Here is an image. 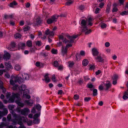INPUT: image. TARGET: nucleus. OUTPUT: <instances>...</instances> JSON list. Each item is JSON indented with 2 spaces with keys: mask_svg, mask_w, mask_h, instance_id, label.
Wrapping results in <instances>:
<instances>
[{
  "mask_svg": "<svg viewBox=\"0 0 128 128\" xmlns=\"http://www.w3.org/2000/svg\"><path fill=\"white\" fill-rule=\"evenodd\" d=\"M80 55L83 56H84L85 54V52L84 51L82 50L80 52Z\"/></svg>",
  "mask_w": 128,
  "mask_h": 128,
  "instance_id": "55",
  "label": "nucleus"
},
{
  "mask_svg": "<svg viewBox=\"0 0 128 128\" xmlns=\"http://www.w3.org/2000/svg\"><path fill=\"white\" fill-rule=\"evenodd\" d=\"M25 44L24 43H20L19 44V48L22 49L25 47Z\"/></svg>",
  "mask_w": 128,
  "mask_h": 128,
  "instance_id": "28",
  "label": "nucleus"
},
{
  "mask_svg": "<svg viewBox=\"0 0 128 128\" xmlns=\"http://www.w3.org/2000/svg\"><path fill=\"white\" fill-rule=\"evenodd\" d=\"M20 95L18 93H13L10 98L9 99L8 102L10 103H12L14 102V100L17 99L20 100Z\"/></svg>",
  "mask_w": 128,
  "mask_h": 128,
  "instance_id": "3",
  "label": "nucleus"
},
{
  "mask_svg": "<svg viewBox=\"0 0 128 128\" xmlns=\"http://www.w3.org/2000/svg\"><path fill=\"white\" fill-rule=\"evenodd\" d=\"M10 57V54L8 52H6L4 55L3 58L4 60H8Z\"/></svg>",
  "mask_w": 128,
  "mask_h": 128,
  "instance_id": "15",
  "label": "nucleus"
},
{
  "mask_svg": "<svg viewBox=\"0 0 128 128\" xmlns=\"http://www.w3.org/2000/svg\"><path fill=\"white\" fill-rule=\"evenodd\" d=\"M98 88L100 90H103L104 88L102 85H100L99 86Z\"/></svg>",
  "mask_w": 128,
  "mask_h": 128,
  "instance_id": "59",
  "label": "nucleus"
},
{
  "mask_svg": "<svg viewBox=\"0 0 128 128\" xmlns=\"http://www.w3.org/2000/svg\"><path fill=\"white\" fill-rule=\"evenodd\" d=\"M94 85L92 84H87L88 88H93Z\"/></svg>",
  "mask_w": 128,
  "mask_h": 128,
  "instance_id": "52",
  "label": "nucleus"
},
{
  "mask_svg": "<svg viewBox=\"0 0 128 128\" xmlns=\"http://www.w3.org/2000/svg\"><path fill=\"white\" fill-rule=\"evenodd\" d=\"M79 36V35L78 34L72 35L71 36L68 35H67L66 36L67 37L68 39H70V40H68L65 38V40L63 41V42L66 44L68 42L72 43L74 42V39L76 38Z\"/></svg>",
  "mask_w": 128,
  "mask_h": 128,
  "instance_id": "2",
  "label": "nucleus"
},
{
  "mask_svg": "<svg viewBox=\"0 0 128 128\" xmlns=\"http://www.w3.org/2000/svg\"><path fill=\"white\" fill-rule=\"evenodd\" d=\"M35 48H30V51L31 52H34L35 50Z\"/></svg>",
  "mask_w": 128,
  "mask_h": 128,
  "instance_id": "49",
  "label": "nucleus"
},
{
  "mask_svg": "<svg viewBox=\"0 0 128 128\" xmlns=\"http://www.w3.org/2000/svg\"><path fill=\"white\" fill-rule=\"evenodd\" d=\"M15 76H13V78H14V80H15V79L14 78V77ZM16 82L15 81H13V80L12 79H11L10 80V84H11L12 85L14 86L15 85V83L16 82Z\"/></svg>",
  "mask_w": 128,
  "mask_h": 128,
  "instance_id": "34",
  "label": "nucleus"
},
{
  "mask_svg": "<svg viewBox=\"0 0 128 128\" xmlns=\"http://www.w3.org/2000/svg\"><path fill=\"white\" fill-rule=\"evenodd\" d=\"M40 115V114H36L34 116V118H37Z\"/></svg>",
  "mask_w": 128,
  "mask_h": 128,
  "instance_id": "50",
  "label": "nucleus"
},
{
  "mask_svg": "<svg viewBox=\"0 0 128 128\" xmlns=\"http://www.w3.org/2000/svg\"><path fill=\"white\" fill-rule=\"evenodd\" d=\"M17 4L16 2L14 1L10 4V6L11 7H13L14 6H16Z\"/></svg>",
  "mask_w": 128,
  "mask_h": 128,
  "instance_id": "27",
  "label": "nucleus"
},
{
  "mask_svg": "<svg viewBox=\"0 0 128 128\" xmlns=\"http://www.w3.org/2000/svg\"><path fill=\"white\" fill-rule=\"evenodd\" d=\"M30 28V27L28 26L24 27L23 29L24 30V32H26L28 31Z\"/></svg>",
  "mask_w": 128,
  "mask_h": 128,
  "instance_id": "35",
  "label": "nucleus"
},
{
  "mask_svg": "<svg viewBox=\"0 0 128 128\" xmlns=\"http://www.w3.org/2000/svg\"><path fill=\"white\" fill-rule=\"evenodd\" d=\"M51 52L52 54H56L57 53V50L54 49V48H52Z\"/></svg>",
  "mask_w": 128,
  "mask_h": 128,
  "instance_id": "40",
  "label": "nucleus"
},
{
  "mask_svg": "<svg viewBox=\"0 0 128 128\" xmlns=\"http://www.w3.org/2000/svg\"><path fill=\"white\" fill-rule=\"evenodd\" d=\"M8 112V110L6 108H4L3 109V110L2 111H0V114L3 116H6Z\"/></svg>",
  "mask_w": 128,
  "mask_h": 128,
  "instance_id": "13",
  "label": "nucleus"
},
{
  "mask_svg": "<svg viewBox=\"0 0 128 128\" xmlns=\"http://www.w3.org/2000/svg\"><path fill=\"white\" fill-rule=\"evenodd\" d=\"M118 9L116 7L114 8L112 10V12H117L118 11Z\"/></svg>",
  "mask_w": 128,
  "mask_h": 128,
  "instance_id": "60",
  "label": "nucleus"
},
{
  "mask_svg": "<svg viewBox=\"0 0 128 128\" xmlns=\"http://www.w3.org/2000/svg\"><path fill=\"white\" fill-rule=\"evenodd\" d=\"M50 46L49 45H47L45 47V49L48 50H50Z\"/></svg>",
  "mask_w": 128,
  "mask_h": 128,
  "instance_id": "62",
  "label": "nucleus"
},
{
  "mask_svg": "<svg viewBox=\"0 0 128 128\" xmlns=\"http://www.w3.org/2000/svg\"><path fill=\"white\" fill-rule=\"evenodd\" d=\"M20 126L18 128H26V127L24 126V124H23L21 125H20Z\"/></svg>",
  "mask_w": 128,
  "mask_h": 128,
  "instance_id": "64",
  "label": "nucleus"
},
{
  "mask_svg": "<svg viewBox=\"0 0 128 128\" xmlns=\"http://www.w3.org/2000/svg\"><path fill=\"white\" fill-rule=\"evenodd\" d=\"M97 57L95 58V59L97 62H102L104 60L103 58L100 55L97 56Z\"/></svg>",
  "mask_w": 128,
  "mask_h": 128,
  "instance_id": "12",
  "label": "nucleus"
},
{
  "mask_svg": "<svg viewBox=\"0 0 128 128\" xmlns=\"http://www.w3.org/2000/svg\"><path fill=\"white\" fill-rule=\"evenodd\" d=\"M27 45L28 47H30L32 46V42L30 40H28L26 42Z\"/></svg>",
  "mask_w": 128,
  "mask_h": 128,
  "instance_id": "24",
  "label": "nucleus"
},
{
  "mask_svg": "<svg viewBox=\"0 0 128 128\" xmlns=\"http://www.w3.org/2000/svg\"><path fill=\"white\" fill-rule=\"evenodd\" d=\"M36 108L38 111H40L41 110V106L39 104H37Z\"/></svg>",
  "mask_w": 128,
  "mask_h": 128,
  "instance_id": "37",
  "label": "nucleus"
},
{
  "mask_svg": "<svg viewBox=\"0 0 128 128\" xmlns=\"http://www.w3.org/2000/svg\"><path fill=\"white\" fill-rule=\"evenodd\" d=\"M28 120V119L27 118L22 117V121L24 122H27Z\"/></svg>",
  "mask_w": 128,
  "mask_h": 128,
  "instance_id": "47",
  "label": "nucleus"
},
{
  "mask_svg": "<svg viewBox=\"0 0 128 128\" xmlns=\"http://www.w3.org/2000/svg\"><path fill=\"white\" fill-rule=\"evenodd\" d=\"M16 44L15 42H12L10 44V46L8 47L7 48L11 51L14 50V49L16 47Z\"/></svg>",
  "mask_w": 128,
  "mask_h": 128,
  "instance_id": "8",
  "label": "nucleus"
},
{
  "mask_svg": "<svg viewBox=\"0 0 128 128\" xmlns=\"http://www.w3.org/2000/svg\"><path fill=\"white\" fill-rule=\"evenodd\" d=\"M84 27L82 28V31L84 32L88 30L87 27L86 26H84Z\"/></svg>",
  "mask_w": 128,
  "mask_h": 128,
  "instance_id": "53",
  "label": "nucleus"
},
{
  "mask_svg": "<svg viewBox=\"0 0 128 128\" xmlns=\"http://www.w3.org/2000/svg\"><path fill=\"white\" fill-rule=\"evenodd\" d=\"M60 40H62V42H63V41L65 40V39L66 38H64V37L62 35H60L58 36Z\"/></svg>",
  "mask_w": 128,
  "mask_h": 128,
  "instance_id": "44",
  "label": "nucleus"
},
{
  "mask_svg": "<svg viewBox=\"0 0 128 128\" xmlns=\"http://www.w3.org/2000/svg\"><path fill=\"white\" fill-rule=\"evenodd\" d=\"M48 74H46L44 76V79H42V80H45V82L46 83H48L50 82V78L48 76Z\"/></svg>",
  "mask_w": 128,
  "mask_h": 128,
  "instance_id": "14",
  "label": "nucleus"
},
{
  "mask_svg": "<svg viewBox=\"0 0 128 128\" xmlns=\"http://www.w3.org/2000/svg\"><path fill=\"white\" fill-rule=\"evenodd\" d=\"M126 87L127 88V91H126L125 92H124V95H126L128 96V81L127 82L126 84Z\"/></svg>",
  "mask_w": 128,
  "mask_h": 128,
  "instance_id": "38",
  "label": "nucleus"
},
{
  "mask_svg": "<svg viewBox=\"0 0 128 128\" xmlns=\"http://www.w3.org/2000/svg\"><path fill=\"white\" fill-rule=\"evenodd\" d=\"M73 3V2H68L66 3V4L67 6H70Z\"/></svg>",
  "mask_w": 128,
  "mask_h": 128,
  "instance_id": "58",
  "label": "nucleus"
},
{
  "mask_svg": "<svg viewBox=\"0 0 128 128\" xmlns=\"http://www.w3.org/2000/svg\"><path fill=\"white\" fill-rule=\"evenodd\" d=\"M30 112L28 108H26L21 110V114L22 115H28V113Z\"/></svg>",
  "mask_w": 128,
  "mask_h": 128,
  "instance_id": "6",
  "label": "nucleus"
},
{
  "mask_svg": "<svg viewBox=\"0 0 128 128\" xmlns=\"http://www.w3.org/2000/svg\"><path fill=\"white\" fill-rule=\"evenodd\" d=\"M104 88H105V90H108L111 86V84L109 81H108L104 84Z\"/></svg>",
  "mask_w": 128,
  "mask_h": 128,
  "instance_id": "11",
  "label": "nucleus"
},
{
  "mask_svg": "<svg viewBox=\"0 0 128 128\" xmlns=\"http://www.w3.org/2000/svg\"><path fill=\"white\" fill-rule=\"evenodd\" d=\"M13 17V14L8 15L5 14L4 15V19L6 20L10 18H12Z\"/></svg>",
  "mask_w": 128,
  "mask_h": 128,
  "instance_id": "20",
  "label": "nucleus"
},
{
  "mask_svg": "<svg viewBox=\"0 0 128 128\" xmlns=\"http://www.w3.org/2000/svg\"><path fill=\"white\" fill-rule=\"evenodd\" d=\"M110 6H111L110 4L109 5L108 4L106 9V12L108 14L110 12Z\"/></svg>",
  "mask_w": 128,
  "mask_h": 128,
  "instance_id": "25",
  "label": "nucleus"
},
{
  "mask_svg": "<svg viewBox=\"0 0 128 128\" xmlns=\"http://www.w3.org/2000/svg\"><path fill=\"white\" fill-rule=\"evenodd\" d=\"M74 98L75 100H76L79 99V96L77 94H75L74 96Z\"/></svg>",
  "mask_w": 128,
  "mask_h": 128,
  "instance_id": "46",
  "label": "nucleus"
},
{
  "mask_svg": "<svg viewBox=\"0 0 128 128\" xmlns=\"http://www.w3.org/2000/svg\"><path fill=\"white\" fill-rule=\"evenodd\" d=\"M7 118L8 121H10L12 118V116L11 114H8L7 116Z\"/></svg>",
  "mask_w": 128,
  "mask_h": 128,
  "instance_id": "45",
  "label": "nucleus"
},
{
  "mask_svg": "<svg viewBox=\"0 0 128 128\" xmlns=\"http://www.w3.org/2000/svg\"><path fill=\"white\" fill-rule=\"evenodd\" d=\"M22 76V78L21 77H14L15 82H18L19 84H20L24 82V80H28L29 79V76L27 74H23Z\"/></svg>",
  "mask_w": 128,
  "mask_h": 128,
  "instance_id": "1",
  "label": "nucleus"
},
{
  "mask_svg": "<svg viewBox=\"0 0 128 128\" xmlns=\"http://www.w3.org/2000/svg\"><path fill=\"white\" fill-rule=\"evenodd\" d=\"M56 15L54 14L50 18H48L47 20V23L48 24H50L54 22L57 20V18H56Z\"/></svg>",
  "mask_w": 128,
  "mask_h": 128,
  "instance_id": "5",
  "label": "nucleus"
},
{
  "mask_svg": "<svg viewBox=\"0 0 128 128\" xmlns=\"http://www.w3.org/2000/svg\"><path fill=\"white\" fill-rule=\"evenodd\" d=\"M105 45L106 47H108L110 46V44L109 42H107L105 43Z\"/></svg>",
  "mask_w": 128,
  "mask_h": 128,
  "instance_id": "57",
  "label": "nucleus"
},
{
  "mask_svg": "<svg viewBox=\"0 0 128 128\" xmlns=\"http://www.w3.org/2000/svg\"><path fill=\"white\" fill-rule=\"evenodd\" d=\"M43 20L40 18H37L36 20V24L38 25L41 24Z\"/></svg>",
  "mask_w": 128,
  "mask_h": 128,
  "instance_id": "17",
  "label": "nucleus"
},
{
  "mask_svg": "<svg viewBox=\"0 0 128 128\" xmlns=\"http://www.w3.org/2000/svg\"><path fill=\"white\" fill-rule=\"evenodd\" d=\"M14 116L15 118V120L17 122V124L21 125L22 124V117L20 115L16 114V113L14 114Z\"/></svg>",
  "mask_w": 128,
  "mask_h": 128,
  "instance_id": "4",
  "label": "nucleus"
},
{
  "mask_svg": "<svg viewBox=\"0 0 128 128\" xmlns=\"http://www.w3.org/2000/svg\"><path fill=\"white\" fill-rule=\"evenodd\" d=\"M25 102L27 104L30 106H32L33 104V101L31 100H26Z\"/></svg>",
  "mask_w": 128,
  "mask_h": 128,
  "instance_id": "21",
  "label": "nucleus"
},
{
  "mask_svg": "<svg viewBox=\"0 0 128 128\" xmlns=\"http://www.w3.org/2000/svg\"><path fill=\"white\" fill-rule=\"evenodd\" d=\"M14 69L17 71L20 70L21 69V68L20 66L18 64L15 65Z\"/></svg>",
  "mask_w": 128,
  "mask_h": 128,
  "instance_id": "26",
  "label": "nucleus"
},
{
  "mask_svg": "<svg viewBox=\"0 0 128 128\" xmlns=\"http://www.w3.org/2000/svg\"><path fill=\"white\" fill-rule=\"evenodd\" d=\"M76 60H78V59L80 58V55L78 53H76Z\"/></svg>",
  "mask_w": 128,
  "mask_h": 128,
  "instance_id": "54",
  "label": "nucleus"
},
{
  "mask_svg": "<svg viewBox=\"0 0 128 128\" xmlns=\"http://www.w3.org/2000/svg\"><path fill=\"white\" fill-rule=\"evenodd\" d=\"M28 124V126H30L32 125V121L31 120L28 121L26 122Z\"/></svg>",
  "mask_w": 128,
  "mask_h": 128,
  "instance_id": "56",
  "label": "nucleus"
},
{
  "mask_svg": "<svg viewBox=\"0 0 128 128\" xmlns=\"http://www.w3.org/2000/svg\"><path fill=\"white\" fill-rule=\"evenodd\" d=\"M120 14L122 16H124L125 15L128 14V11H124L121 13H120Z\"/></svg>",
  "mask_w": 128,
  "mask_h": 128,
  "instance_id": "36",
  "label": "nucleus"
},
{
  "mask_svg": "<svg viewBox=\"0 0 128 128\" xmlns=\"http://www.w3.org/2000/svg\"><path fill=\"white\" fill-rule=\"evenodd\" d=\"M118 76L116 74H114L112 77V79L113 80H117L118 78Z\"/></svg>",
  "mask_w": 128,
  "mask_h": 128,
  "instance_id": "31",
  "label": "nucleus"
},
{
  "mask_svg": "<svg viewBox=\"0 0 128 128\" xmlns=\"http://www.w3.org/2000/svg\"><path fill=\"white\" fill-rule=\"evenodd\" d=\"M55 79L56 77L55 75L54 74H53L52 76V81H53L54 82H56V80H55Z\"/></svg>",
  "mask_w": 128,
  "mask_h": 128,
  "instance_id": "48",
  "label": "nucleus"
},
{
  "mask_svg": "<svg viewBox=\"0 0 128 128\" xmlns=\"http://www.w3.org/2000/svg\"><path fill=\"white\" fill-rule=\"evenodd\" d=\"M21 36V35L19 33H17L14 35V37L16 39L20 38Z\"/></svg>",
  "mask_w": 128,
  "mask_h": 128,
  "instance_id": "33",
  "label": "nucleus"
},
{
  "mask_svg": "<svg viewBox=\"0 0 128 128\" xmlns=\"http://www.w3.org/2000/svg\"><path fill=\"white\" fill-rule=\"evenodd\" d=\"M86 21L84 19L82 20L81 22V25L82 26H86Z\"/></svg>",
  "mask_w": 128,
  "mask_h": 128,
  "instance_id": "23",
  "label": "nucleus"
},
{
  "mask_svg": "<svg viewBox=\"0 0 128 128\" xmlns=\"http://www.w3.org/2000/svg\"><path fill=\"white\" fill-rule=\"evenodd\" d=\"M21 100L20 99V100L17 99L15 100L16 103L18 104V105L21 107H22L24 106V104L23 103H22L20 101Z\"/></svg>",
  "mask_w": 128,
  "mask_h": 128,
  "instance_id": "16",
  "label": "nucleus"
},
{
  "mask_svg": "<svg viewBox=\"0 0 128 128\" xmlns=\"http://www.w3.org/2000/svg\"><path fill=\"white\" fill-rule=\"evenodd\" d=\"M68 63L69 64L68 66L70 68H72V67L73 66L74 64V63L73 62H69Z\"/></svg>",
  "mask_w": 128,
  "mask_h": 128,
  "instance_id": "39",
  "label": "nucleus"
},
{
  "mask_svg": "<svg viewBox=\"0 0 128 128\" xmlns=\"http://www.w3.org/2000/svg\"><path fill=\"white\" fill-rule=\"evenodd\" d=\"M93 96H96L97 94V90L96 89H94L93 90Z\"/></svg>",
  "mask_w": 128,
  "mask_h": 128,
  "instance_id": "29",
  "label": "nucleus"
},
{
  "mask_svg": "<svg viewBox=\"0 0 128 128\" xmlns=\"http://www.w3.org/2000/svg\"><path fill=\"white\" fill-rule=\"evenodd\" d=\"M54 32L53 31H50L48 28H47V30L45 32V34L46 35H49L50 36H53L54 35Z\"/></svg>",
  "mask_w": 128,
  "mask_h": 128,
  "instance_id": "7",
  "label": "nucleus"
},
{
  "mask_svg": "<svg viewBox=\"0 0 128 128\" xmlns=\"http://www.w3.org/2000/svg\"><path fill=\"white\" fill-rule=\"evenodd\" d=\"M36 45L40 46L42 45L41 42L40 41H37L35 42Z\"/></svg>",
  "mask_w": 128,
  "mask_h": 128,
  "instance_id": "32",
  "label": "nucleus"
},
{
  "mask_svg": "<svg viewBox=\"0 0 128 128\" xmlns=\"http://www.w3.org/2000/svg\"><path fill=\"white\" fill-rule=\"evenodd\" d=\"M100 10V9L99 8H96L95 11V13L96 14H97L99 13V11Z\"/></svg>",
  "mask_w": 128,
  "mask_h": 128,
  "instance_id": "63",
  "label": "nucleus"
},
{
  "mask_svg": "<svg viewBox=\"0 0 128 128\" xmlns=\"http://www.w3.org/2000/svg\"><path fill=\"white\" fill-rule=\"evenodd\" d=\"M24 96H25L26 98L28 99H29L30 98V95H28V94H25V92H24Z\"/></svg>",
  "mask_w": 128,
  "mask_h": 128,
  "instance_id": "43",
  "label": "nucleus"
},
{
  "mask_svg": "<svg viewBox=\"0 0 128 128\" xmlns=\"http://www.w3.org/2000/svg\"><path fill=\"white\" fill-rule=\"evenodd\" d=\"M54 65L56 67H58V63L57 61H55L54 62Z\"/></svg>",
  "mask_w": 128,
  "mask_h": 128,
  "instance_id": "42",
  "label": "nucleus"
},
{
  "mask_svg": "<svg viewBox=\"0 0 128 128\" xmlns=\"http://www.w3.org/2000/svg\"><path fill=\"white\" fill-rule=\"evenodd\" d=\"M68 50V48L66 47L64 48L62 46L61 49V53L62 55L64 56L66 54Z\"/></svg>",
  "mask_w": 128,
  "mask_h": 128,
  "instance_id": "10",
  "label": "nucleus"
},
{
  "mask_svg": "<svg viewBox=\"0 0 128 128\" xmlns=\"http://www.w3.org/2000/svg\"><path fill=\"white\" fill-rule=\"evenodd\" d=\"M88 63V60L87 59H85L82 61V64L84 66H86Z\"/></svg>",
  "mask_w": 128,
  "mask_h": 128,
  "instance_id": "22",
  "label": "nucleus"
},
{
  "mask_svg": "<svg viewBox=\"0 0 128 128\" xmlns=\"http://www.w3.org/2000/svg\"><path fill=\"white\" fill-rule=\"evenodd\" d=\"M100 26L102 28H104L106 27V24H105L103 23L101 24Z\"/></svg>",
  "mask_w": 128,
  "mask_h": 128,
  "instance_id": "51",
  "label": "nucleus"
},
{
  "mask_svg": "<svg viewBox=\"0 0 128 128\" xmlns=\"http://www.w3.org/2000/svg\"><path fill=\"white\" fill-rule=\"evenodd\" d=\"M91 99V98L90 97H85L84 98V100L85 102H88Z\"/></svg>",
  "mask_w": 128,
  "mask_h": 128,
  "instance_id": "41",
  "label": "nucleus"
},
{
  "mask_svg": "<svg viewBox=\"0 0 128 128\" xmlns=\"http://www.w3.org/2000/svg\"><path fill=\"white\" fill-rule=\"evenodd\" d=\"M19 89L21 91H24L26 88V86L22 84L19 87Z\"/></svg>",
  "mask_w": 128,
  "mask_h": 128,
  "instance_id": "18",
  "label": "nucleus"
},
{
  "mask_svg": "<svg viewBox=\"0 0 128 128\" xmlns=\"http://www.w3.org/2000/svg\"><path fill=\"white\" fill-rule=\"evenodd\" d=\"M84 6L81 5L79 7V10H82L84 9Z\"/></svg>",
  "mask_w": 128,
  "mask_h": 128,
  "instance_id": "61",
  "label": "nucleus"
},
{
  "mask_svg": "<svg viewBox=\"0 0 128 128\" xmlns=\"http://www.w3.org/2000/svg\"><path fill=\"white\" fill-rule=\"evenodd\" d=\"M92 52L93 55L94 56H98L99 53V52L97 50L94 48H92Z\"/></svg>",
  "mask_w": 128,
  "mask_h": 128,
  "instance_id": "9",
  "label": "nucleus"
},
{
  "mask_svg": "<svg viewBox=\"0 0 128 128\" xmlns=\"http://www.w3.org/2000/svg\"><path fill=\"white\" fill-rule=\"evenodd\" d=\"M5 66L6 68H11L12 67V66L10 63V62L9 61L8 62H5L4 63Z\"/></svg>",
  "mask_w": 128,
  "mask_h": 128,
  "instance_id": "19",
  "label": "nucleus"
},
{
  "mask_svg": "<svg viewBox=\"0 0 128 128\" xmlns=\"http://www.w3.org/2000/svg\"><path fill=\"white\" fill-rule=\"evenodd\" d=\"M34 120L33 121V122L35 124H38L40 122V120L38 118L34 119Z\"/></svg>",
  "mask_w": 128,
  "mask_h": 128,
  "instance_id": "30",
  "label": "nucleus"
}]
</instances>
